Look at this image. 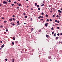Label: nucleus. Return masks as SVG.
<instances>
[{"instance_id":"nucleus-1","label":"nucleus","mask_w":62,"mask_h":62,"mask_svg":"<svg viewBox=\"0 0 62 62\" xmlns=\"http://www.w3.org/2000/svg\"><path fill=\"white\" fill-rule=\"evenodd\" d=\"M48 23H46L45 24V25L46 27H47L48 26L47 25H48Z\"/></svg>"},{"instance_id":"nucleus-2","label":"nucleus","mask_w":62,"mask_h":62,"mask_svg":"<svg viewBox=\"0 0 62 62\" xmlns=\"http://www.w3.org/2000/svg\"><path fill=\"white\" fill-rule=\"evenodd\" d=\"M3 3L4 4H7V3H8V2L6 1H4L3 2Z\"/></svg>"},{"instance_id":"nucleus-3","label":"nucleus","mask_w":62,"mask_h":62,"mask_svg":"<svg viewBox=\"0 0 62 62\" xmlns=\"http://www.w3.org/2000/svg\"><path fill=\"white\" fill-rule=\"evenodd\" d=\"M58 11V12H59L60 13H62L61 11L60 10H59Z\"/></svg>"},{"instance_id":"nucleus-4","label":"nucleus","mask_w":62,"mask_h":62,"mask_svg":"<svg viewBox=\"0 0 62 62\" xmlns=\"http://www.w3.org/2000/svg\"><path fill=\"white\" fill-rule=\"evenodd\" d=\"M9 20L10 22H11L12 21V18L9 19Z\"/></svg>"},{"instance_id":"nucleus-5","label":"nucleus","mask_w":62,"mask_h":62,"mask_svg":"<svg viewBox=\"0 0 62 62\" xmlns=\"http://www.w3.org/2000/svg\"><path fill=\"white\" fill-rule=\"evenodd\" d=\"M46 36L47 38H49V36L47 35H46Z\"/></svg>"},{"instance_id":"nucleus-6","label":"nucleus","mask_w":62,"mask_h":62,"mask_svg":"<svg viewBox=\"0 0 62 62\" xmlns=\"http://www.w3.org/2000/svg\"><path fill=\"white\" fill-rule=\"evenodd\" d=\"M4 46H5V45H4V44H3L2 46H1V48H3V47H4Z\"/></svg>"},{"instance_id":"nucleus-7","label":"nucleus","mask_w":62,"mask_h":62,"mask_svg":"<svg viewBox=\"0 0 62 62\" xmlns=\"http://www.w3.org/2000/svg\"><path fill=\"white\" fill-rule=\"evenodd\" d=\"M59 53H61V54H62V51L61 50L59 52Z\"/></svg>"},{"instance_id":"nucleus-8","label":"nucleus","mask_w":62,"mask_h":62,"mask_svg":"<svg viewBox=\"0 0 62 62\" xmlns=\"http://www.w3.org/2000/svg\"><path fill=\"white\" fill-rule=\"evenodd\" d=\"M48 59H51V57L50 56H49L48 57Z\"/></svg>"},{"instance_id":"nucleus-9","label":"nucleus","mask_w":62,"mask_h":62,"mask_svg":"<svg viewBox=\"0 0 62 62\" xmlns=\"http://www.w3.org/2000/svg\"><path fill=\"white\" fill-rule=\"evenodd\" d=\"M51 6H52V5H49L48 7H49V8H50V7H52Z\"/></svg>"},{"instance_id":"nucleus-10","label":"nucleus","mask_w":62,"mask_h":62,"mask_svg":"<svg viewBox=\"0 0 62 62\" xmlns=\"http://www.w3.org/2000/svg\"><path fill=\"white\" fill-rule=\"evenodd\" d=\"M43 6H44V4L42 3V5H41V7H43Z\"/></svg>"},{"instance_id":"nucleus-11","label":"nucleus","mask_w":62,"mask_h":62,"mask_svg":"<svg viewBox=\"0 0 62 62\" xmlns=\"http://www.w3.org/2000/svg\"><path fill=\"white\" fill-rule=\"evenodd\" d=\"M4 23H7V21H4Z\"/></svg>"},{"instance_id":"nucleus-12","label":"nucleus","mask_w":62,"mask_h":62,"mask_svg":"<svg viewBox=\"0 0 62 62\" xmlns=\"http://www.w3.org/2000/svg\"><path fill=\"white\" fill-rule=\"evenodd\" d=\"M58 38H59L58 37H57L56 38V39H58Z\"/></svg>"},{"instance_id":"nucleus-13","label":"nucleus","mask_w":62,"mask_h":62,"mask_svg":"<svg viewBox=\"0 0 62 62\" xmlns=\"http://www.w3.org/2000/svg\"><path fill=\"white\" fill-rule=\"evenodd\" d=\"M37 3H35V6H37Z\"/></svg>"},{"instance_id":"nucleus-14","label":"nucleus","mask_w":62,"mask_h":62,"mask_svg":"<svg viewBox=\"0 0 62 62\" xmlns=\"http://www.w3.org/2000/svg\"><path fill=\"white\" fill-rule=\"evenodd\" d=\"M37 8H39V5H38L37 6Z\"/></svg>"},{"instance_id":"nucleus-15","label":"nucleus","mask_w":62,"mask_h":62,"mask_svg":"<svg viewBox=\"0 0 62 62\" xmlns=\"http://www.w3.org/2000/svg\"><path fill=\"white\" fill-rule=\"evenodd\" d=\"M19 25H20V23H17V24L16 25L18 26Z\"/></svg>"},{"instance_id":"nucleus-16","label":"nucleus","mask_w":62,"mask_h":62,"mask_svg":"<svg viewBox=\"0 0 62 62\" xmlns=\"http://www.w3.org/2000/svg\"><path fill=\"white\" fill-rule=\"evenodd\" d=\"M18 6L19 7H20V6H21V4H18Z\"/></svg>"},{"instance_id":"nucleus-17","label":"nucleus","mask_w":62,"mask_h":62,"mask_svg":"<svg viewBox=\"0 0 62 62\" xmlns=\"http://www.w3.org/2000/svg\"><path fill=\"white\" fill-rule=\"evenodd\" d=\"M30 19L31 22H32V21H33V20L32 19L31 17L30 18Z\"/></svg>"},{"instance_id":"nucleus-18","label":"nucleus","mask_w":62,"mask_h":62,"mask_svg":"<svg viewBox=\"0 0 62 62\" xmlns=\"http://www.w3.org/2000/svg\"><path fill=\"white\" fill-rule=\"evenodd\" d=\"M31 31H32L33 30V28H32L31 29Z\"/></svg>"},{"instance_id":"nucleus-19","label":"nucleus","mask_w":62,"mask_h":62,"mask_svg":"<svg viewBox=\"0 0 62 62\" xmlns=\"http://www.w3.org/2000/svg\"><path fill=\"white\" fill-rule=\"evenodd\" d=\"M44 14V13L43 12L42 13H41V15H43V14Z\"/></svg>"},{"instance_id":"nucleus-20","label":"nucleus","mask_w":62,"mask_h":62,"mask_svg":"<svg viewBox=\"0 0 62 62\" xmlns=\"http://www.w3.org/2000/svg\"><path fill=\"white\" fill-rule=\"evenodd\" d=\"M12 43L13 45H14V42H12Z\"/></svg>"},{"instance_id":"nucleus-21","label":"nucleus","mask_w":62,"mask_h":62,"mask_svg":"<svg viewBox=\"0 0 62 62\" xmlns=\"http://www.w3.org/2000/svg\"><path fill=\"white\" fill-rule=\"evenodd\" d=\"M12 61V62H14V59H13Z\"/></svg>"},{"instance_id":"nucleus-22","label":"nucleus","mask_w":62,"mask_h":62,"mask_svg":"<svg viewBox=\"0 0 62 62\" xmlns=\"http://www.w3.org/2000/svg\"><path fill=\"white\" fill-rule=\"evenodd\" d=\"M56 17H57V18H58V17H59V16H58V15H57L56 16Z\"/></svg>"},{"instance_id":"nucleus-23","label":"nucleus","mask_w":62,"mask_h":62,"mask_svg":"<svg viewBox=\"0 0 62 62\" xmlns=\"http://www.w3.org/2000/svg\"><path fill=\"white\" fill-rule=\"evenodd\" d=\"M14 4H11V6H14Z\"/></svg>"},{"instance_id":"nucleus-24","label":"nucleus","mask_w":62,"mask_h":62,"mask_svg":"<svg viewBox=\"0 0 62 62\" xmlns=\"http://www.w3.org/2000/svg\"><path fill=\"white\" fill-rule=\"evenodd\" d=\"M56 35V33H55L54 34V37H55V36H56V35Z\"/></svg>"},{"instance_id":"nucleus-25","label":"nucleus","mask_w":62,"mask_h":62,"mask_svg":"<svg viewBox=\"0 0 62 62\" xmlns=\"http://www.w3.org/2000/svg\"><path fill=\"white\" fill-rule=\"evenodd\" d=\"M8 2H9V3H10V2H11V1L10 0H9L8 1Z\"/></svg>"},{"instance_id":"nucleus-26","label":"nucleus","mask_w":62,"mask_h":62,"mask_svg":"<svg viewBox=\"0 0 62 62\" xmlns=\"http://www.w3.org/2000/svg\"><path fill=\"white\" fill-rule=\"evenodd\" d=\"M14 3L15 4H16V3H17V2H16V1H15L14 2Z\"/></svg>"},{"instance_id":"nucleus-27","label":"nucleus","mask_w":62,"mask_h":62,"mask_svg":"<svg viewBox=\"0 0 62 62\" xmlns=\"http://www.w3.org/2000/svg\"><path fill=\"white\" fill-rule=\"evenodd\" d=\"M46 17H48V15H47V14L46 15Z\"/></svg>"},{"instance_id":"nucleus-28","label":"nucleus","mask_w":62,"mask_h":62,"mask_svg":"<svg viewBox=\"0 0 62 62\" xmlns=\"http://www.w3.org/2000/svg\"><path fill=\"white\" fill-rule=\"evenodd\" d=\"M13 40H15V37H14L13 38Z\"/></svg>"},{"instance_id":"nucleus-29","label":"nucleus","mask_w":62,"mask_h":62,"mask_svg":"<svg viewBox=\"0 0 62 62\" xmlns=\"http://www.w3.org/2000/svg\"><path fill=\"white\" fill-rule=\"evenodd\" d=\"M49 21H50V22H52V19H50L49 20Z\"/></svg>"},{"instance_id":"nucleus-30","label":"nucleus","mask_w":62,"mask_h":62,"mask_svg":"<svg viewBox=\"0 0 62 62\" xmlns=\"http://www.w3.org/2000/svg\"><path fill=\"white\" fill-rule=\"evenodd\" d=\"M18 42L17 41H16L15 42L16 43H18Z\"/></svg>"},{"instance_id":"nucleus-31","label":"nucleus","mask_w":62,"mask_h":62,"mask_svg":"<svg viewBox=\"0 0 62 62\" xmlns=\"http://www.w3.org/2000/svg\"><path fill=\"white\" fill-rule=\"evenodd\" d=\"M57 36H59V35H60V34H59V33H58L57 34Z\"/></svg>"},{"instance_id":"nucleus-32","label":"nucleus","mask_w":62,"mask_h":62,"mask_svg":"<svg viewBox=\"0 0 62 62\" xmlns=\"http://www.w3.org/2000/svg\"><path fill=\"white\" fill-rule=\"evenodd\" d=\"M24 18H27V16H25Z\"/></svg>"},{"instance_id":"nucleus-33","label":"nucleus","mask_w":62,"mask_h":62,"mask_svg":"<svg viewBox=\"0 0 62 62\" xmlns=\"http://www.w3.org/2000/svg\"><path fill=\"white\" fill-rule=\"evenodd\" d=\"M55 22H56V23L57 22V20H56L55 21Z\"/></svg>"},{"instance_id":"nucleus-34","label":"nucleus","mask_w":62,"mask_h":62,"mask_svg":"<svg viewBox=\"0 0 62 62\" xmlns=\"http://www.w3.org/2000/svg\"><path fill=\"white\" fill-rule=\"evenodd\" d=\"M50 12L51 13H52V12H53V11H52V10L50 11Z\"/></svg>"},{"instance_id":"nucleus-35","label":"nucleus","mask_w":62,"mask_h":62,"mask_svg":"<svg viewBox=\"0 0 62 62\" xmlns=\"http://www.w3.org/2000/svg\"><path fill=\"white\" fill-rule=\"evenodd\" d=\"M38 10H40V8H38Z\"/></svg>"},{"instance_id":"nucleus-36","label":"nucleus","mask_w":62,"mask_h":62,"mask_svg":"<svg viewBox=\"0 0 62 62\" xmlns=\"http://www.w3.org/2000/svg\"><path fill=\"white\" fill-rule=\"evenodd\" d=\"M40 17H41V16H39V17H38V18L39 19H40Z\"/></svg>"},{"instance_id":"nucleus-37","label":"nucleus","mask_w":62,"mask_h":62,"mask_svg":"<svg viewBox=\"0 0 62 62\" xmlns=\"http://www.w3.org/2000/svg\"><path fill=\"white\" fill-rule=\"evenodd\" d=\"M5 61H7L8 60V59H5Z\"/></svg>"},{"instance_id":"nucleus-38","label":"nucleus","mask_w":62,"mask_h":62,"mask_svg":"<svg viewBox=\"0 0 62 62\" xmlns=\"http://www.w3.org/2000/svg\"><path fill=\"white\" fill-rule=\"evenodd\" d=\"M13 21H15V18H13Z\"/></svg>"},{"instance_id":"nucleus-39","label":"nucleus","mask_w":62,"mask_h":62,"mask_svg":"<svg viewBox=\"0 0 62 62\" xmlns=\"http://www.w3.org/2000/svg\"><path fill=\"white\" fill-rule=\"evenodd\" d=\"M12 17H13L14 18V17H15V16L13 15V16Z\"/></svg>"},{"instance_id":"nucleus-40","label":"nucleus","mask_w":62,"mask_h":62,"mask_svg":"<svg viewBox=\"0 0 62 62\" xmlns=\"http://www.w3.org/2000/svg\"><path fill=\"white\" fill-rule=\"evenodd\" d=\"M54 31H53V32H52V34H54Z\"/></svg>"},{"instance_id":"nucleus-41","label":"nucleus","mask_w":62,"mask_h":62,"mask_svg":"<svg viewBox=\"0 0 62 62\" xmlns=\"http://www.w3.org/2000/svg\"><path fill=\"white\" fill-rule=\"evenodd\" d=\"M17 23H19V21H18L17 22Z\"/></svg>"},{"instance_id":"nucleus-42","label":"nucleus","mask_w":62,"mask_h":62,"mask_svg":"<svg viewBox=\"0 0 62 62\" xmlns=\"http://www.w3.org/2000/svg\"><path fill=\"white\" fill-rule=\"evenodd\" d=\"M54 29V28L53 27H52L51 28V30H53Z\"/></svg>"},{"instance_id":"nucleus-43","label":"nucleus","mask_w":62,"mask_h":62,"mask_svg":"<svg viewBox=\"0 0 62 62\" xmlns=\"http://www.w3.org/2000/svg\"><path fill=\"white\" fill-rule=\"evenodd\" d=\"M6 32H8V29L6 30Z\"/></svg>"},{"instance_id":"nucleus-44","label":"nucleus","mask_w":62,"mask_h":62,"mask_svg":"<svg viewBox=\"0 0 62 62\" xmlns=\"http://www.w3.org/2000/svg\"><path fill=\"white\" fill-rule=\"evenodd\" d=\"M23 15H24V16H25V13H23Z\"/></svg>"},{"instance_id":"nucleus-45","label":"nucleus","mask_w":62,"mask_h":62,"mask_svg":"<svg viewBox=\"0 0 62 62\" xmlns=\"http://www.w3.org/2000/svg\"><path fill=\"white\" fill-rule=\"evenodd\" d=\"M49 19H47L46 20V21H47V22H49Z\"/></svg>"},{"instance_id":"nucleus-46","label":"nucleus","mask_w":62,"mask_h":62,"mask_svg":"<svg viewBox=\"0 0 62 62\" xmlns=\"http://www.w3.org/2000/svg\"><path fill=\"white\" fill-rule=\"evenodd\" d=\"M57 28L58 29H59V27H57Z\"/></svg>"},{"instance_id":"nucleus-47","label":"nucleus","mask_w":62,"mask_h":62,"mask_svg":"<svg viewBox=\"0 0 62 62\" xmlns=\"http://www.w3.org/2000/svg\"><path fill=\"white\" fill-rule=\"evenodd\" d=\"M45 2V1H44V0H43V3H44Z\"/></svg>"},{"instance_id":"nucleus-48","label":"nucleus","mask_w":62,"mask_h":62,"mask_svg":"<svg viewBox=\"0 0 62 62\" xmlns=\"http://www.w3.org/2000/svg\"><path fill=\"white\" fill-rule=\"evenodd\" d=\"M53 17H55V16H54V15H53Z\"/></svg>"},{"instance_id":"nucleus-49","label":"nucleus","mask_w":62,"mask_h":62,"mask_svg":"<svg viewBox=\"0 0 62 62\" xmlns=\"http://www.w3.org/2000/svg\"><path fill=\"white\" fill-rule=\"evenodd\" d=\"M12 25H13V26H14V25H15V24H14V23H13V24H12Z\"/></svg>"},{"instance_id":"nucleus-50","label":"nucleus","mask_w":62,"mask_h":62,"mask_svg":"<svg viewBox=\"0 0 62 62\" xmlns=\"http://www.w3.org/2000/svg\"><path fill=\"white\" fill-rule=\"evenodd\" d=\"M41 31V30H40L39 31V32H40V31Z\"/></svg>"},{"instance_id":"nucleus-51","label":"nucleus","mask_w":62,"mask_h":62,"mask_svg":"<svg viewBox=\"0 0 62 62\" xmlns=\"http://www.w3.org/2000/svg\"><path fill=\"white\" fill-rule=\"evenodd\" d=\"M53 9H54V11H55V9L54 8H53Z\"/></svg>"},{"instance_id":"nucleus-52","label":"nucleus","mask_w":62,"mask_h":62,"mask_svg":"<svg viewBox=\"0 0 62 62\" xmlns=\"http://www.w3.org/2000/svg\"><path fill=\"white\" fill-rule=\"evenodd\" d=\"M59 43H61V41H59Z\"/></svg>"},{"instance_id":"nucleus-53","label":"nucleus","mask_w":62,"mask_h":62,"mask_svg":"<svg viewBox=\"0 0 62 62\" xmlns=\"http://www.w3.org/2000/svg\"><path fill=\"white\" fill-rule=\"evenodd\" d=\"M57 22L58 23H59V21H57Z\"/></svg>"},{"instance_id":"nucleus-54","label":"nucleus","mask_w":62,"mask_h":62,"mask_svg":"<svg viewBox=\"0 0 62 62\" xmlns=\"http://www.w3.org/2000/svg\"><path fill=\"white\" fill-rule=\"evenodd\" d=\"M4 19V17H2V20H3V19Z\"/></svg>"},{"instance_id":"nucleus-55","label":"nucleus","mask_w":62,"mask_h":62,"mask_svg":"<svg viewBox=\"0 0 62 62\" xmlns=\"http://www.w3.org/2000/svg\"><path fill=\"white\" fill-rule=\"evenodd\" d=\"M60 35H62V33H61Z\"/></svg>"},{"instance_id":"nucleus-56","label":"nucleus","mask_w":62,"mask_h":62,"mask_svg":"<svg viewBox=\"0 0 62 62\" xmlns=\"http://www.w3.org/2000/svg\"><path fill=\"white\" fill-rule=\"evenodd\" d=\"M41 18H43V16H42L41 17Z\"/></svg>"},{"instance_id":"nucleus-57","label":"nucleus","mask_w":62,"mask_h":62,"mask_svg":"<svg viewBox=\"0 0 62 62\" xmlns=\"http://www.w3.org/2000/svg\"><path fill=\"white\" fill-rule=\"evenodd\" d=\"M0 27H3V26L2 25L0 26Z\"/></svg>"},{"instance_id":"nucleus-58","label":"nucleus","mask_w":62,"mask_h":62,"mask_svg":"<svg viewBox=\"0 0 62 62\" xmlns=\"http://www.w3.org/2000/svg\"><path fill=\"white\" fill-rule=\"evenodd\" d=\"M17 9H19V7H17Z\"/></svg>"},{"instance_id":"nucleus-59","label":"nucleus","mask_w":62,"mask_h":62,"mask_svg":"<svg viewBox=\"0 0 62 62\" xmlns=\"http://www.w3.org/2000/svg\"><path fill=\"white\" fill-rule=\"evenodd\" d=\"M2 6V4H0V6Z\"/></svg>"},{"instance_id":"nucleus-60","label":"nucleus","mask_w":62,"mask_h":62,"mask_svg":"<svg viewBox=\"0 0 62 62\" xmlns=\"http://www.w3.org/2000/svg\"><path fill=\"white\" fill-rule=\"evenodd\" d=\"M0 43H2V41H0Z\"/></svg>"},{"instance_id":"nucleus-61","label":"nucleus","mask_w":62,"mask_h":62,"mask_svg":"<svg viewBox=\"0 0 62 62\" xmlns=\"http://www.w3.org/2000/svg\"><path fill=\"white\" fill-rule=\"evenodd\" d=\"M55 25H58V24H55Z\"/></svg>"},{"instance_id":"nucleus-62","label":"nucleus","mask_w":62,"mask_h":62,"mask_svg":"<svg viewBox=\"0 0 62 62\" xmlns=\"http://www.w3.org/2000/svg\"><path fill=\"white\" fill-rule=\"evenodd\" d=\"M31 10H33V8H31Z\"/></svg>"},{"instance_id":"nucleus-63","label":"nucleus","mask_w":62,"mask_h":62,"mask_svg":"<svg viewBox=\"0 0 62 62\" xmlns=\"http://www.w3.org/2000/svg\"><path fill=\"white\" fill-rule=\"evenodd\" d=\"M40 20H41V21H42L43 20V19H41Z\"/></svg>"},{"instance_id":"nucleus-64","label":"nucleus","mask_w":62,"mask_h":62,"mask_svg":"<svg viewBox=\"0 0 62 62\" xmlns=\"http://www.w3.org/2000/svg\"><path fill=\"white\" fill-rule=\"evenodd\" d=\"M0 50H2V48H0Z\"/></svg>"}]
</instances>
